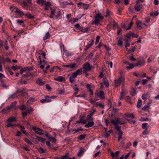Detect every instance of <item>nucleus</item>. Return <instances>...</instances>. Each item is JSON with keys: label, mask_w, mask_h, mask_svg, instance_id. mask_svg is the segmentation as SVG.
Returning <instances> with one entry per match:
<instances>
[{"label": "nucleus", "mask_w": 159, "mask_h": 159, "mask_svg": "<svg viewBox=\"0 0 159 159\" xmlns=\"http://www.w3.org/2000/svg\"><path fill=\"white\" fill-rule=\"evenodd\" d=\"M84 65L83 69L85 72L89 71L91 70L92 67L89 62H86Z\"/></svg>", "instance_id": "nucleus-4"}, {"label": "nucleus", "mask_w": 159, "mask_h": 159, "mask_svg": "<svg viewBox=\"0 0 159 159\" xmlns=\"http://www.w3.org/2000/svg\"><path fill=\"white\" fill-rule=\"evenodd\" d=\"M119 153L120 152L119 151H117L115 152H111V155L113 159L115 158L116 159H118V158H116V157H117L118 156Z\"/></svg>", "instance_id": "nucleus-6"}, {"label": "nucleus", "mask_w": 159, "mask_h": 159, "mask_svg": "<svg viewBox=\"0 0 159 159\" xmlns=\"http://www.w3.org/2000/svg\"><path fill=\"white\" fill-rule=\"evenodd\" d=\"M1 86L4 88L7 89V86L6 85L5 83L1 84Z\"/></svg>", "instance_id": "nucleus-59"}, {"label": "nucleus", "mask_w": 159, "mask_h": 159, "mask_svg": "<svg viewBox=\"0 0 159 159\" xmlns=\"http://www.w3.org/2000/svg\"><path fill=\"white\" fill-rule=\"evenodd\" d=\"M149 132L148 130V128H146L145 130L143 132V133L145 135H148V134Z\"/></svg>", "instance_id": "nucleus-48"}, {"label": "nucleus", "mask_w": 159, "mask_h": 159, "mask_svg": "<svg viewBox=\"0 0 159 159\" xmlns=\"http://www.w3.org/2000/svg\"><path fill=\"white\" fill-rule=\"evenodd\" d=\"M132 32L131 31H129V33L125 35V37L126 38H129L130 39L131 36L132 37Z\"/></svg>", "instance_id": "nucleus-39"}, {"label": "nucleus", "mask_w": 159, "mask_h": 159, "mask_svg": "<svg viewBox=\"0 0 159 159\" xmlns=\"http://www.w3.org/2000/svg\"><path fill=\"white\" fill-rule=\"evenodd\" d=\"M70 81L71 83H74L75 82V78L71 76L69 78Z\"/></svg>", "instance_id": "nucleus-44"}, {"label": "nucleus", "mask_w": 159, "mask_h": 159, "mask_svg": "<svg viewBox=\"0 0 159 159\" xmlns=\"http://www.w3.org/2000/svg\"><path fill=\"white\" fill-rule=\"evenodd\" d=\"M96 105L97 106H99V107L102 109L104 107V105L101 103H99L98 102H97L96 103Z\"/></svg>", "instance_id": "nucleus-36"}, {"label": "nucleus", "mask_w": 159, "mask_h": 159, "mask_svg": "<svg viewBox=\"0 0 159 159\" xmlns=\"http://www.w3.org/2000/svg\"><path fill=\"white\" fill-rule=\"evenodd\" d=\"M94 18L95 20L91 22V24L97 25L103 19L104 17L102 16L101 13H98L96 14Z\"/></svg>", "instance_id": "nucleus-1"}, {"label": "nucleus", "mask_w": 159, "mask_h": 159, "mask_svg": "<svg viewBox=\"0 0 159 159\" xmlns=\"http://www.w3.org/2000/svg\"><path fill=\"white\" fill-rule=\"evenodd\" d=\"M83 129L81 127H79L77 128L76 129H74L73 130V131H74L73 132L74 134H75L79 131L83 130Z\"/></svg>", "instance_id": "nucleus-22"}, {"label": "nucleus", "mask_w": 159, "mask_h": 159, "mask_svg": "<svg viewBox=\"0 0 159 159\" xmlns=\"http://www.w3.org/2000/svg\"><path fill=\"white\" fill-rule=\"evenodd\" d=\"M26 16L28 19H33L34 18V15H32L30 13H28L25 15Z\"/></svg>", "instance_id": "nucleus-17"}, {"label": "nucleus", "mask_w": 159, "mask_h": 159, "mask_svg": "<svg viewBox=\"0 0 159 159\" xmlns=\"http://www.w3.org/2000/svg\"><path fill=\"white\" fill-rule=\"evenodd\" d=\"M7 121L8 123H11V122H14L16 121V119L15 117H12L9 118L7 120Z\"/></svg>", "instance_id": "nucleus-19"}, {"label": "nucleus", "mask_w": 159, "mask_h": 159, "mask_svg": "<svg viewBox=\"0 0 159 159\" xmlns=\"http://www.w3.org/2000/svg\"><path fill=\"white\" fill-rule=\"evenodd\" d=\"M98 96L100 98L102 99H103L105 98L104 93L103 91H100L99 92V94Z\"/></svg>", "instance_id": "nucleus-20"}, {"label": "nucleus", "mask_w": 159, "mask_h": 159, "mask_svg": "<svg viewBox=\"0 0 159 159\" xmlns=\"http://www.w3.org/2000/svg\"><path fill=\"white\" fill-rule=\"evenodd\" d=\"M36 83L39 85H43L44 84V82L42 81V80L39 78L36 81Z\"/></svg>", "instance_id": "nucleus-15"}, {"label": "nucleus", "mask_w": 159, "mask_h": 159, "mask_svg": "<svg viewBox=\"0 0 159 159\" xmlns=\"http://www.w3.org/2000/svg\"><path fill=\"white\" fill-rule=\"evenodd\" d=\"M82 72V70L81 69H78L75 71V72L77 75H80Z\"/></svg>", "instance_id": "nucleus-45"}, {"label": "nucleus", "mask_w": 159, "mask_h": 159, "mask_svg": "<svg viewBox=\"0 0 159 159\" xmlns=\"http://www.w3.org/2000/svg\"><path fill=\"white\" fill-rule=\"evenodd\" d=\"M139 35L137 34H135L134 33L132 32V37L134 38H137L138 37Z\"/></svg>", "instance_id": "nucleus-54"}, {"label": "nucleus", "mask_w": 159, "mask_h": 159, "mask_svg": "<svg viewBox=\"0 0 159 159\" xmlns=\"http://www.w3.org/2000/svg\"><path fill=\"white\" fill-rule=\"evenodd\" d=\"M75 26L76 28H78L79 30H81V29L83 28V27H81L80 26L79 24H76L75 25Z\"/></svg>", "instance_id": "nucleus-42"}, {"label": "nucleus", "mask_w": 159, "mask_h": 159, "mask_svg": "<svg viewBox=\"0 0 159 159\" xmlns=\"http://www.w3.org/2000/svg\"><path fill=\"white\" fill-rule=\"evenodd\" d=\"M39 151L40 153H43L45 152V151L42 148H40L39 149Z\"/></svg>", "instance_id": "nucleus-51"}, {"label": "nucleus", "mask_w": 159, "mask_h": 159, "mask_svg": "<svg viewBox=\"0 0 159 159\" xmlns=\"http://www.w3.org/2000/svg\"><path fill=\"white\" fill-rule=\"evenodd\" d=\"M28 114L27 112L26 111H23L22 112V115L23 117H25Z\"/></svg>", "instance_id": "nucleus-64"}, {"label": "nucleus", "mask_w": 159, "mask_h": 159, "mask_svg": "<svg viewBox=\"0 0 159 159\" xmlns=\"http://www.w3.org/2000/svg\"><path fill=\"white\" fill-rule=\"evenodd\" d=\"M44 4L45 6H48L49 7L51 6L50 3L49 2H46L45 1V3H44Z\"/></svg>", "instance_id": "nucleus-60"}, {"label": "nucleus", "mask_w": 159, "mask_h": 159, "mask_svg": "<svg viewBox=\"0 0 159 159\" xmlns=\"http://www.w3.org/2000/svg\"><path fill=\"white\" fill-rule=\"evenodd\" d=\"M155 58V56L151 55L150 56V57L148 58L147 62L149 63H151L153 61L154 59Z\"/></svg>", "instance_id": "nucleus-13"}, {"label": "nucleus", "mask_w": 159, "mask_h": 159, "mask_svg": "<svg viewBox=\"0 0 159 159\" xmlns=\"http://www.w3.org/2000/svg\"><path fill=\"white\" fill-rule=\"evenodd\" d=\"M125 78L122 76H120L118 77L117 79H115L114 80L115 86L116 87H118L120 86L122 82H124Z\"/></svg>", "instance_id": "nucleus-3"}, {"label": "nucleus", "mask_w": 159, "mask_h": 159, "mask_svg": "<svg viewBox=\"0 0 159 159\" xmlns=\"http://www.w3.org/2000/svg\"><path fill=\"white\" fill-rule=\"evenodd\" d=\"M129 66H127L126 67V68L127 69L130 70L132 69L134 67H135V64H129Z\"/></svg>", "instance_id": "nucleus-30"}, {"label": "nucleus", "mask_w": 159, "mask_h": 159, "mask_svg": "<svg viewBox=\"0 0 159 159\" xmlns=\"http://www.w3.org/2000/svg\"><path fill=\"white\" fill-rule=\"evenodd\" d=\"M5 49L6 50H8V49H9V47L8 46L7 42V40H6L5 41Z\"/></svg>", "instance_id": "nucleus-56"}, {"label": "nucleus", "mask_w": 159, "mask_h": 159, "mask_svg": "<svg viewBox=\"0 0 159 159\" xmlns=\"http://www.w3.org/2000/svg\"><path fill=\"white\" fill-rule=\"evenodd\" d=\"M50 36V34L48 32L46 34L45 36H44L43 38V40H46L48 39Z\"/></svg>", "instance_id": "nucleus-28"}, {"label": "nucleus", "mask_w": 159, "mask_h": 159, "mask_svg": "<svg viewBox=\"0 0 159 159\" xmlns=\"http://www.w3.org/2000/svg\"><path fill=\"white\" fill-rule=\"evenodd\" d=\"M17 97V95L16 93H14L12 95H10L9 96V98L11 99V98H14Z\"/></svg>", "instance_id": "nucleus-47"}, {"label": "nucleus", "mask_w": 159, "mask_h": 159, "mask_svg": "<svg viewBox=\"0 0 159 159\" xmlns=\"http://www.w3.org/2000/svg\"><path fill=\"white\" fill-rule=\"evenodd\" d=\"M125 116L129 118H130L132 119H134L135 118V116L133 113L130 114L129 113H125Z\"/></svg>", "instance_id": "nucleus-11"}, {"label": "nucleus", "mask_w": 159, "mask_h": 159, "mask_svg": "<svg viewBox=\"0 0 159 159\" xmlns=\"http://www.w3.org/2000/svg\"><path fill=\"white\" fill-rule=\"evenodd\" d=\"M119 132L118 134V140L119 141H120V139L122 138V134H123V132L121 130V129H116Z\"/></svg>", "instance_id": "nucleus-9"}, {"label": "nucleus", "mask_w": 159, "mask_h": 159, "mask_svg": "<svg viewBox=\"0 0 159 159\" xmlns=\"http://www.w3.org/2000/svg\"><path fill=\"white\" fill-rule=\"evenodd\" d=\"M145 64V62L143 60H139L137 63L135 64V66H142Z\"/></svg>", "instance_id": "nucleus-10"}, {"label": "nucleus", "mask_w": 159, "mask_h": 159, "mask_svg": "<svg viewBox=\"0 0 159 159\" xmlns=\"http://www.w3.org/2000/svg\"><path fill=\"white\" fill-rule=\"evenodd\" d=\"M24 140L30 145H31L32 144V143L30 141V140L28 139L26 137H25L24 139Z\"/></svg>", "instance_id": "nucleus-31"}, {"label": "nucleus", "mask_w": 159, "mask_h": 159, "mask_svg": "<svg viewBox=\"0 0 159 159\" xmlns=\"http://www.w3.org/2000/svg\"><path fill=\"white\" fill-rule=\"evenodd\" d=\"M87 119L90 121H93V119L90 115H88L87 116Z\"/></svg>", "instance_id": "nucleus-46"}, {"label": "nucleus", "mask_w": 159, "mask_h": 159, "mask_svg": "<svg viewBox=\"0 0 159 159\" xmlns=\"http://www.w3.org/2000/svg\"><path fill=\"white\" fill-rule=\"evenodd\" d=\"M16 103L17 102H12L11 104V107H15L16 104Z\"/></svg>", "instance_id": "nucleus-58"}, {"label": "nucleus", "mask_w": 159, "mask_h": 159, "mask_svg": "<svg viewBox=\"0 0 159 159\" xmlns=\"http://www.w3.org/2000/svg\"><path fill=\"white\" fill-rule=\"evenodd\" d=\"M142 101L141 100H139L137 104V107H139L142 105Z\"/></svg>", "instance_id": "nucleus-38"}, {"label": "nucleus", "mask_w": 159, "mask_h": 159, "mask_svg": "<svg viewBox=\"0 0 159 159\" xmlns=\"http://www.w3.org/2000/svg\"><path fill=\"white\" fill-rule=\"evenodd\" d=\"M148 125V124L147 123H144L142 124V128L143 129H146V128Z\"/></svg>", "instance_id": "nucleus-50"}, {"label": "nucleus", "mask_w": 159, "mask_h": 159, "mask_svg": "<svg viewBox=\"0 0 159 159\" xmlns=\"http://www.w3.org/2000/svg\"><path fill=\"white\" fill-rule=\"evenodd\" d=\"M123 42L122 41V38H120L118 40L117 44L120 47H122L123 45Z\"/></svg>", "instance_id": "nucleus-26"}, {"label": "nucleus", "mask_w": 159, "mask_h": 159, "mask_svg": "<svg viewBox=\"0 0 159 159\" xmlns=\"http://www.w3.org/2000/svg\"><path fill=\"white\" fill-rule=\"evenodd\" d=\"M56 11L54 10H53L51 12V14L49 16L50 18H53L54 17V16L56 13Z\"/></svg>", "instance_id": "nucleus-34"}, {"label": "nucleus", "mask_w": 159, "mask_h": 159, "mask_svg": "<svg viewBox=\"0 0 159 159\" xmlns=\"http://www.w3.org/2000/svg\"><path fill=\"white\" fill-rule=\"evenodd\" d=\"M78 18H73L72 20H70V22L71 23L73 24L74 23L77 22L78 21Z\"/></svg>", "instance_id": "nucleus-37"}, {"label": "nucleus", "mask_w": 159, "mask_h": 159, "mask_svg": "<svg viewBox=\"0 0 159 159\" xmlns=\"http://www.w3.org/2000/svg\"><path fill=\"white\" fill-rule=\"evenodd\" d=\"M111 122L115 126L116 129H121L120 126L118 124L120 125H123L124 123L120 120V119L119 118H117L115 120H111Z\"/></svg>", "instance_id": "nucleus-2"}, {"label": "nucleus", "mask_w": 159, "mask_h": 159, "mask_svg": "<svg viewBox=\"0 0 159 159\" xmlns=\"http://www.w3.org/2000/svg\"><path fill=\"white\" fill-rule=\"evenodd\" d=\"M133 23L132 22H130L129 25L128 27L126 29V30H128L130 29L131 28V27L133 25Z\"/></svg>", "instance_id": "nucleus-55"}, {"label": "nucleus", "mask_w": 159, "mask_h": 159, "mask_svg": "<svg viewBox=\"0 0 159 159\" xmlns=\"http://www.w3.org/2000/svg\"><path fill=\"white\" fill-rule=\"evenodd\" d=\"M19 109L21 110H24L25 109L26 107L25 105H21L20 106V107H19Z\"/></svg>", "instance_id": "nucleus-43"}, {"label": "nucleus", "mask_w": 159, "mask_h": 159, "mask_svg": "<svg viewBox=\"0 0 159 159\" xmlns=\"http://www.w3.org/2000/svg\"><path fill=\"white\" fill-rule=\"evenodd\" d=\"M136 23L138 29L141 30L143 28V27L142 26L143 25V22L139 20H138Z\"/></svg>", "instance_id": "nucleus-7"}, {"label": "nucleus", "mask_w": 159, "mask_h": 159, "mask_svg": "<svg viewBox=\"0 0 159 159\" xmlns=\"http://www.w3.org/2000/svg\"><path fill=\"white\" fill-rule=\"evenodd\" d=\"M55 80L59 81L60 82H62L63 81L64 78L62 76H57L54 79Z\"/></svg>", "instance_id": "nucleus-16"}, {"label": "nucleus", "mask_w": 159, "mask_h": 159, "mask_svg": "<svg viewBox=\"0 0 159 159\" xmlns=\"http://www.w3.org/2000/svg\"><path fill=\"white\" fill-rule=\"evenodd\" d=\"M142 6V4L139 5V4L136 3V5L134 6V8L136 11H139L141 9Z\"/></svg>", "instance_id": "nucleus-12"}, {"label": "nucleus", "mask_w": 159, "mask_h": 159, "mask_svg": "<svg viewBox=\"0 0 159 159\" xmlns=\"http://www.w3.org/2000/svg\"><path fill=\"white\" fill-rule=\"evenodd\" d=\"M21 4L23 5L24 6H23L24 8H26L28 7V3H27L25 1H23L21 3Z\"/></svg>", "instance_id": "nucleus-35"}, {"label": "nucleus", "mask_w": 159, "mask_h": 159, "mask_svg": "<svg viewBox=\"0 0 159 159\" xmlns=\"http://www.w3.org/2000/svg\"><path fill=\"white\" fill-rule=\"evenodd\" d=\"M32 129L35 133L40 135H43V133L42 132V130L40 128H37L36 127H34Z\"/></svg>", "instance_id": "nucleus-5"}, {"label": "nucleus", "mask_w": 159, "mask_h": 159, "mask_svg": "<svg viewBox=\"0 0 159 159\" xmlns=\"http://www.w3.org/2000/svg\"><path fill=\"white\" fill-rule=\"evenodd\" d=\"M94 124V123L93 121H91L88 122L84 126L86 128H89L93 126Z\"/></svg>", "instance_id": "nucleus-8"}, {"label": "nucleus", "mask_w": 159, "mask_h": 159, "mask_svg": "<svg viewBox=\"0 0 159 159\" xmlns=\"http://www.w3.org/2000/svg\"><path fill=\"white\" fill-rule=\"evenodd\" d=\"M149 107V106L145 105L142 108V109L144 111H146Z\"/></svg>", "instance_id": "nucleus-49"}, {"label": "nucleus", "mask_w": 159, "mask_h": 159, "mask_svg": "<svg viewBox=\"0 0 159 159\" xmlns=\"http://www.w3.org/2000/svg\"><path fill=\"white\" fill-rule=\"evenodd\" d=\"M123 0H115V2L117 4H119L122 3L123 2Z\"/></svg>", "instance_id": "nucleus-63"}, {"label": "nucleus", "mask_w": 159, "mask_h": 159, "mask_svg": "<svg viewBox=\"0 0 159 159\" xmlns=\"http://www.w3.org/2000/svg\"><path fill=\"white\" fill-rule=\"evenodd\" d=\"M104 84L106 86H108L109 85V84L108 81L106 79H104L103 80Z\"/></svg>", "instance_id": "nucleus-40"}, {"label": "nucleus", "mask_w": 159, "mask_h": 159, "mask_svg": "<svg viewBox=\"0 0 159 159\" xmlns=\"http://www.w3.org/2000/svg\"><path fill=\"white\" fill-rule=\"evenodd\" d=\"M100 39V37L99 36H97L96 39V41H95V44H97L99 41V39Z\"/></svg>", "instance_id": "nucleus-57"}, {"label": "nucleus", "mask_w": 159, "mask_h": 159, "mask_svg": "<svg viewBox=\"0 0 159 159\" xmlns=\"http://www.w3.org/2000/svg\"><path fill=\"white\" fill-rule=\"evenodd\" d=\"M150 18L149 17H147L145 18V22L146 23H148L150 21Z\"/></svg>", "instance_id": "nucleus-62"}, {"label": "nucleus", "mask_w": 159, "mask_h": 159, "mask_svg": "<svg viewBox=\"0 0 159 159\" xmlns=\"http://www.w3.org/2000/svg\"><path fill=\"white\" fill-rule=\"evenodd\" d=\"M112 25L114 29H116L117 27L118 24L115 22L114 20H113V23L112 24Z\"/></svg>", "instance_id": "nucleus-32"}, {"label": "nucleus", "mask_w": 159, "mask_h": 159, "mask_svg": "<svg viewBox=\"0 0 159 159\" xmlns=\"http://www.w3.org/2000/svg\"><path fill=\"white\" fill-rule=\"evenodd\" d=\"M84 148L82 147L80 148V151L78 153L77 156L79 157L81 156L84 153Z\"/></svg>", "instance_id": "nucleus-14"}, {"label": "nucleus", "mask_w": 159, "mask_h": 159, "mask_svg": "<svg viewBox=\"0 0 159 159\" xmlns=\"http://www.w3.org/2000/svg\"><path fill=\"white\" fill-rule=\"evenodd\" d=\"M45 2V0H37L36 1V2L37 4H40L41 6H43L44 5Z\"/></svg>", "instance_id": "nucleus-18"}, {"label": "nucleus", "mask_w": 159, "mask_h": 159, "mask_svg": "<svg viewBox=\"0 0 159 159\" xmlns=\"http://www.w3.org/2000/svg\"><path fill=\"white\" fill-rule=\"evenodd\" d=\"M15 12L16 14H19L20 16H24L25 14L24 13L21 11L19 10H16Z\"/></svg>", "instance_id": "nucleus-25"}, {"label": "nucleus", "mask_w": 159, "mask_h": 159, "mask_svg": "<svg viewBox=\"0 0 159 159\" xmlns=\"http://www.w3.org/2000/svg\"><path fill=\"white\" fill-rule=\"evenodd\" d=\"M40 102L41 103H43L46 102H51V100L50 99H41L40 100Z\"/></svg>", "instance_id": "nucleus-24"}, {"label": "nucleus", "mask_w": 159, "mask_h": 159, "mask_svg": "<svg viewBox=\"0 0 159 159\" xmlns=\"http://www.w3.org/2000/svg\"><path fill=\"white\" fill-rule=\"evenodd\" d=\"M75 63H73L71 64L66 65H63V66L66 67H69L70 68H73L75 67Z\"/></svg>", "instance_id": "nucleus-21"}, {"label": "nucleus", "mask_w": 159, "mask_h": 159, "mask_svg": "<svg viewBox=\"0 0 159 159\" xmlns=\"http://www.w3.org/2000/svg\"><path fill=\"white\" fill-rule=\"evenodd\" d=\"M158 15V11L152 12L150 13V15L151 16H157Z\"/></svg>", "instance_id": "nucleus-27"}, {"label": "nucleus", "mask_w": 159, "mask_h": 159, "mask_svg": "<svg viewBox=\"0 0 159 159\" xmlns=\"http://www.w3.org/2000/svg\"><path fill=\"white\" fill-rule=\"evenodd\" d=\"M88 27H86L84 29L83 28V29H81V30H80L83 33H87L88 31Z\"/></svg>", "instance_id": "nucleus-41"}, {"label": "nucleus", "mask_w": 159, "mask_h": 159, "mask_svg": "<svg viewBox=\"0 0 159 159\" xmlns=\"http://www.w3.org/2000/svg\"><path fill=\"white\" fill-rule=\"evenodd\" d=\"M69 154L66 153V155L61 156L60 159H68Z\"/></svg>", "instance_id": "nucleus-33"}, {"label": "nucleus", "mask_w": 159, "mask_h": 159, "mask_svg": "<svg viewBox=\"0 0 159 159\" xmlns=\"http://www.w3.org/2000/svg\"><path fill=\"white\" fill-rule=\"evenodd\" d=\"M127 120L128 121L129 123L130 124H135L136 123V121L135 120H132L130 119H127Z\"/></svg>", "instance_id": "nucleus-52"}, {"label": "nucleus", "mask_w": 159, "mask_h": 159, "mask_svg": "<svg viewBox=\"0 0 159 159\" xmlns=\"http://www.w3.org/2000/svg\"><path fill=\"white\" fill-rule=\"evenodd\" d=\"M89 7V4H85L83 3H81V8L85 9H87Z\"/></svg>", "instance_id": "nucleus-23"}, {"label": "nucleus", "mask_w": 159, "mask_h": 159, "mask_svg": "<svg viewBox=\"0 0 159 159\" xmlns=\"http://www.w3.org/2000/svg\"><path fill=\"white\" fill-rule=\"evenodd\" d=\"M49 149L51 150H53V151H56L57 150L56 147H50L49 148Z\"/></svg>", "instance_id": "nucleus-61"}, {"label": "nucleus", "mask_w": 159, "mask_h": 159, "mask_svg": "<svg viewBox=\"0 0 159 159\" xmlns=\"http://www.w3.org/2000/svg\"><path fill=\"white\" fill-rule=\"evenodd\" d=\"M86 137V135L85 134H81L79 136L78 138V139L82 140L84 139Z\"/></svg>", "instance_id": "nucleus-29"}, {"label": "nucleus", "mask_w": 159, "mask_h": 159, "mask_svg": "<svg viewBox=\"0 0 159 159\" xmlns=\"http://www.w3.org/2000/svg\"><path fill=\"white\" fill-rule=\"evenodd\" d=\"M46 137L48 138V139L50 140V139L51 138V137H52V136L50 134H49L48 133H47L46 134Z\"/></svg>", "instance_id": "nucleus-53"}]
</instances>
